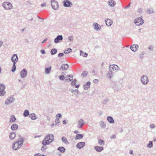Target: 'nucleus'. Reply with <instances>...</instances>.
<instances>
[{
    "instance_id": "obj_1",
    "label": "nucleus",
    "mask_w": 156,
    "mask_h": 156,
    "mask_svg": "<svg viewBox=\"0 0 156 156\" xmlns=\"http://www.w3.org/2000/svg\"><path fill=\"white\" fill-rule=\"evenodd\" d=\"M54 136L52 134H48L45 137L42 142L43 146H46L49 144L54 140Z\"/></svg>"
},
{
    "instance_id": "obj_2",
    "label": "nucleus",
    "mask_w": 156,
    "mask_h": 156,
    "mask_svg": "<svg viewBox=\"0 0 156 156\" xmlns=\"http://www.w3.org/2000/svg\"><path fill=\"white\" fill-rule=\"evenodd\" d=\"M23 141L21 140H19L17 142H16L13 145V149L16 150L20 148L23 144Z\"/></svg>"
},
{
    "instance_id": "obj_3",
    "label": "nucleus",
    "mask_w": 156,
    "mask_h": 156,
    "mask_svg": "<svg viewBox=\"0 0 156 156\" xmlns=\"http://www.w3.org/2000/svg\"><path fill=\"white\" fill-rule=\"evenodd\" d=\"M3 7L6 9L9 10L11 9L12 7V5L9 2H4L3 4Z\"/></svg>"
},
{
    "instance_id": "obj_4",
    "label": "nucleus",
    "mask_w": 156,
    "mask_h": 156,
    "mask_svg": "<svg viewBox=\"0 0 156 156\" xmlns=\"http://www.w3.org/2000/svg\"><path fill=\"white\" fill-rule=\"evenodd\" d=\"M144 21L140 17L138 18L135 20V23L137 26L142 25L144 23Z\"/></svg>"
},
{
    "instance_id": "obj_5",
    "label": "nucleus",
    "mask_w": 156,
    "mask_h": 156,
    "mask_svg": "<svg viewBox=\"0 0 156 156\" xmlns=\"http://www.w3.org/2000/svg\"><path fill=\"white\" fill-rule=\"evenodd\" d=\"M5 85L3 84L0 83V96H3L5 94Z\"/></svg>"
},
{
    "instance_id": "obj_6",
    "label": "nucleus",
    "mask_w": 156,
    "mask_h": 156,
    "mask_svg": "<svg viewBox=\"0 0 156 156\" xmlns=\"http://www.w3.org/2000/svg\"><path fill=\"white\" fill-rule=\"evenodd\" d=\"M51 3L52 7L53 9L56 10L58 8V4L56 1L53 0L51 1Z\"/></svg>"
},
{
    "instance_id": "obj_7",
    "label": "nucleus",
    "mask_w": 156,
    "mask_h": 156,
    "mask_svg": "<svg viewBox=\"0 0 156 156\" xmlns=\"http://www.w3.org/2000/svg\"><path fill=\"white\" fill-rule=\"evenodd\" d=\"M141 81L144 84H147L148 81V80L147 77L145 76H143L141 78Z\"/></svg>"
},
{
    "instance_id": "obj_8",
    "label": "nucleus",
    "mask_w": 156,
    "mask_h": 156,
    "mask_svg": "<svg viewBox=\"0 0 156 156\" xmlns=\"http://www.w3.org/2000/svg\"><path fill=\"white\" fill-rule=\"evenodd\" d=\"M110 69L111 71H115L118 70L119 69V67L116 65H110L109 66Z\"/></svg>"
},
{
    "instance_id": "obj_9",
    "label": "nucleus",
    "mask_w": 156,
    "mask_h": 156,
    "mask_svg": "<svg viewBox=\"0 0 156 156\" xmlns=\"http://www.w3.org/2000/svg\"><path fill=\"white\" fill-rule=\"evenodd\" d=\"M11 60L13 63L16 64L18 61V58L17 55L14 54L12 56Z\"/></svg>"
},
{
    "instance_id": "obj_10",
    "label": "nucleus",
    "mask_w": 156,
    "mask_h": 156,
    "mask_svg": "<svg viewBox=\"0 0 156 156\" xmlns=\"http://www.w3.org/2000/svg\"><path fill=\"white\" fill-rule=\"evenodd\" d=\"M138 48V46L136 44H133L130 47V49L133 51H136Z\"/></svg>"
},
{
    "instance_id": "obj_11",
    "label": "nucleus",
    "mask_w": 156,
    "mask_h": 156,
    "mask_svg": "<svg viewBox=\"0 0 156 156\" xmlns=\"http://www.w3.org/2000/svg\"><path fill=\"white\" fill-rule=\"evenodd\" d=\"M27 71L26 69H23L20 72V75L22 77L24 78L27 75Z\"/></svg>"
},
{
    "instance_id": "obj_12",
    "label": "nucleus",
    "mask_w": 156,
    "mask_h": 156,
    "mask_svg": "<svg viewBox=\"0 0 156 156\" xmlns=\"http://www.w3.org/2000/svg\"><path fill=\"white\" fill-rule=\"evenodd\" d=\"M62 35H59L57 36V37L55 39V43H58L59 41L62 40Z\"/></svg>"
},
{
    "instance_id": "obj_13",
    "label": "nucleus",
    "mask_w": 156,
    "mask_h": 156,
    "mask_svg": "<svg viewBox=\"0 0 156 156\" xmlns=\"http://www.w3.org/2000/svg\"><path fill=\"white\" fill-rule=\"evenodd\" d=\"M85 144L84 142H80L77 144L76 147L79 148H81L84 146Z\"/></svg>"
},
{
    "instance_id": "obj_14",
    "label": "nucleus",
    "mask_w": 156,
    "mask_h": 156,
    "mask_svg": "<svg viewBox=\"0 0 156 156\" xmlns=\"http://www.w3.org/2000/svg\"><path fill=\"white\" fill-rule=\"evenodd\" d=\"M84 124V122L82 119H80L78 122V127L79 128H80L83 126V125Z\"/></svg>"
},
{
    "instance_id": "obj_15",
    "label": "nucleus",
    "mask_w": 156,
    "mask_h": 156,
    "mask_svg": "<svg viewBox=\"0 0 156 156\" xmlns=\"http://www.w3.org/2000/svg\"><path fill=\"white\" fill-rule=\"evenodd\" d=\"M105 23L108 26H110L111 25L112 23V21L109 19H107L105 20Z\"/></svg>"
},
{
    "instance_id": "obj_16",
    "label": "nucleus",
    "mask_w": 156,
    "mask_h": 156,
    "mask_svg": "<svg viewBox=\"0 0 156 156\" xmlns=\"http://www.w3.org/2000/svg\"><path fill=\"white\" fill-rule=\"evenodd\" d=\"M69 66L67 64H63L61 67V69L62 70H66L69 68Z\"/></svg>"
},
{
    "instance_id": "obj_17",
    "label": "nucleus",
    "mask_w": 156,
    "mask_h": 156,
    "mask_svg": "<svg viewBox=\"0 0 156 156\" xmlns=\"http://www.w3.org/2000/svg\"><path fill=\"white\" fill-rule=\"evenodd\" d=\"M95 150L98 152H100L103 149V147H102L95 146L94 147Z\"/></svg>"
},
{
    "instance_id": "obj_18",
    "label": "nucleus",
    "mask_w": 156,
    "mask_h": 156,
    "mask_svg": "<svg viewBox=\"0 0 156 156\" xmlns=\"http://www.w3.org/2000/svg\"><path fill=\"white\" fill-rule=\"evenodd\" d=\"M115 4V2L112 0H110L108 2L109 5L111 7L114 6Z\"/></svg>"
},
{
    "instance_id": "obj_19",
    "label": "nucleus",
    "mask_w": 156,
    "mask_h": 156,
    "mask_svg": "<svg viewBox=\"0 0 156 156\" xmlns=\"http://www.w3.org/2000/svg\"><path fill=\"white\" fill-rule=\"evenodd\" d=\"M90 83L89 81L86 84L84 85V88L85 89H87L90 87Z\"/></svg>"
},
{
    "instance_id": "obj_20",
    "label": "nucleus",
    "mask_w": 156,
    "mask_h": 156,
    "mask_svg": "<svg viewBox=\"0 0 156 156\" xmlns=\"http://www.w3.org/2000/svg\"><path fill=\"white\" fill-rule=\"evenodd\" d=\"M18 127V126L16 124H14L11 126V129L12 130H16Z\"/></svg>"
},
{
    "instance_id": "obj_21",
    "label": "nucleus",
    "mask_w": 156,
    "mask_h": 156,
    "mask_svg": "<svg viewBox=\"0 0 156 156\" xmlns=\"http://www.w3.org/2000/svg\"><path fill=\"white\" fill-rule=\"evenodd\" d=\"M16 134L14 132H11L9 135V138L11 139H13L16 137Z\"/></svg>"
},
{
    "instance_id": "obj_22",
    "label": "nucleus",
    "mask_w": 156,
    "mask_h": 156,
    "mask_svg": "<svg viewBox=\"0 0 156 156\" xmlns=\"http://www.w3.org/2000/svg\"><path fill=\"white\" fill-rule=\"evenodd\" d=\"M71 4V3L70 1L66 0L64 2V5L65 7H68Z\"/></svg>"
},
{
    "instance_id": "obj_23",
    "label": "nucleus",
    "mask_w": 156,
    "mask_h": 156,
    "mask_svg": "<svg viewBox=\"0 0 156 156\" xmlns=\"http://www.w3.org/2000/svg\"><path fill=\"white\" fill-rule=\"evenodd\" d=\"M16 119V118L15 117L14 115H12L11 118L9 119V122H13L15 121Z\"/></svg>"
},
{
    "instance_id": "obj_24",
    "label": "nucleus",
    "mask_w": 156,
    "mask_h": 156,
    "mask_svg": "<svg viewBox=\"0 0 156 156\" xmlns=\"http://www.w3.org/2000/svg\"><path fill=\"white\" fill-rule=\"evenodd\" d=\"M107 119L108 121L111 123H114V122L113 119L111 116L108 117Z\"/></svg>"
},
{
    "instance_id": "obj_25",
    "label": "nucleus",
    "mask_w": 156,
    "mask_h": 156,
    "mask_svg": "<svg viewBox=\"0 0 156 156\" xmlns=\"http://www.w3.org/2000/svg\"><path fill=\"white\" fill-rule=\"evenodd\" d=\"M29 117L33 120H34L36 119V117L35 114L34 113L30 114L29 115Z\"/></svg>"
},
{
    "instance_id": "obj_26",
    "label": "nucleus",
    "mask_w": 156,
    "mask_h": 156,
    "mask_svg": "<svg viewBox=\"0 0 156 156\" xmlns=\"http://www.w3.org/2000/svg\"><path fill=\"white\" fill-rule=\"evenodd\" d=\"M62 141L66 144H68L69 143L67 139L65 137H62Z\"/></svg>"
},
{
    "instance_id": "obj_27",
    "label": "nucleus",
    "mask_w": 156,
    "mask_h": 156,
    "mask_svg": "<svg viewBox=\"0 0 156 156\" xmlns=\"http://www.w3.org/2000/svg\"><path fill=\"white\" fill-rule=\"evenodd\" d=\"M83 136L81 134H77L76 137L75 138L76 140H77L78 139H80L83 138Z\"/></svg>"
},
{
    "instance_id": "obj_28",
    "label": "nucleus",
    "mask_w": 156,
    "mask_h": 156,
    "mask_svg": "<svg viewBox=\"0 0 156 156\" xmlns=\"http://www.w3.org/2000/svg\"><path fill=\"white\" fill-rule=\"evenodd\" d=\"M94 28L96 30H98L100 28V26L97 23H95L94 24Z\"/></svg>"
},
{
    "instance_id": "obj_29",
    "label": "nucleus",
    "mask_w": 156,
    "mask_h": 156,
    "mask_svg": "<svg viewBox=\"0 0 156 156\" xmlns=\"http://www.w3.org/2000/svg\"><path fill=\"white\" fill-rule=\"evenodd\" d=\"M29 115V112L28 110H25L23 113V116L24 117H27Z\"/></svg>"
},
{
    "instance_id": "obj_30",
    "label": "nucleus",
    "mask_w": 156,
    "mask_h": 156,
    "mask_svg": "<svg viewBox=\"0 0 156 156\" xmlns=\"http://www.w3.org/2000/svg\"><path fill=\"white\" fill-rule=\"evenodd\" d=\"M57 52V50L56 49H53L51 50V54L52 55H54Z\"/></svg>"
},
{
    "instance_id": "obj_31",
    "label": "nucleus",
    "mask_w": 156,
    "mask_h": 156,
    "mask_svg": "<svg viewBox=\"0 0 156 156\" xmlns=\"http://www.w3.org/2000/svg\"><path fill=\"white\" fill-rule=\"evenodd\" d=\"M80 55L84 57H87V54L86 53H84L82 51H80Z\"/></svg>"
},
{
    "instance_id": "obj_32",
    "label": "nucleus",
    "mask_w": 156,
    "mask_h": 156,
    "mask_svg": "<svg viewBox=\"0 0 156 156\" xmlns=\"http://www.w3.org/2000/svg\"><path fill=\"white\" fill-rule=\"evenodd\" d=\"M58 150L62 152H65V148L63 147H60L58 148Z\"/></svg>"
},
{
    "instance_id": "obj_33",
    "label": "nucleus",
    "mask_w": 156,
    "mask_h": 156,
    "mask_svg": "<svg viewBox=\"0 0 156 156\" xmlns=\"http://www.w3.org/2000/svg\"><path fill=\"white\" fill-rule=\"evenodd\" d=\"M51 67H50L49 68H46L45 69V73L47 74H48V73H50V72L51 71Z\"/></svg>"
},
{
    "instance_id": "obj_34",
    "label": "nucleus",
    "mask_w": 156,
    "mask_h": 156,
    "mask_svg": "<svg viewBox=\"0 0 156 156\" xmlns=\"http://www.w3.org/2000/svg\"><path fill=\"white\" fill-rule=\"evenodd\" d=\"M72 51V49L71 48H68L66 50L64 51V53L67 54L69 53Z\"/></svg>"
},
{
    "instance_id": "obj_35",
    "label": "nucleus",
    "mask_w": 156,
    "mask_h": 156,
    "mask_svg": "<svg viewBox=\"0 0 156 156\" xmlns=\"http://www.w3.org/2000/svg\"><path fill=\"white\" fill-rule=\"evenodd\" d=\"M98 143L100 145H103L104 144V142L102 140L100 139L98 141Z\"/></svg>"
},
{
    "instance_id": "obj_36",
    "label": "nucleus",
    "mask_w": 156,
    "mask_h": 156,
    "mask_svg": "<svg viewBox=\"0 0 156 156\" xmlns=\"http://www.w3.org/2000/svg\"><path fill=\"white\" fill-rule=\"evenodd\" d=\"M16 64L13 63V66L12 68V72H14L16 69V66L15 65Z\"/></svg>"
},
{
    "instance_id": "obj_37",
    "label": "nucleus",
    "mask_w": 156,
    "mask_h": 156,
    "mask_svg": "<svg viewBox=\"0 0 156 156\" xmlns=\"http://www.w3.org/2000/svg\"><path fill=\"white\" fill-rule=\"evenodd\" d=\"M77 82V80L76 79L74 80L73 81L71 82V84L72 86H75L76 85V83Z\"/></svg>"
},
{
    "instance_id": "obj_38",
    "label": "nucleus",
    "mask_w": 156,
    "mask_h": 156,
    "mask_svg": "<svg viewBox=\"0 0 156 156\" xmlns=\"http://www.w3.org/2000/svg\"><path fill=\"white\" fill-rule=\"evenodd\" d=\"M47 148V147L46 146H44L41 147V150L42 151H44L46 150Z\"/></svg>"
},
{
    "instance_id": "obj_39",
    "label": "nucleus",
    "mask_w": 156,
    "mask_h": 156,
    "mask_svg": "<svg viewBox=\"0 0 156 156\" xmlns=\"http://www.w3.org/2000/svg\"><path fill=\"white\" fill-rule=\"evenodd\" d=\"M65 76L64 75H62L59 76V78L60 80H63L65 78Z\"/></svg>"
},
{
    "instance_id": "obj_40",
    "label": "nucleus",
    "mask_w": 156,
    "mask_h": 156,
    "mask_svg": "<svg viewBox=\"0 0 156 156\" xmlns=\"http://www.w3.org/2000/svg\"><path fill=\"white\" fill-rule=\"evenodd\" d=\"M12 102V101H11L10 99H7L5 103L6 104H8L11 103Z\"/></svg>"
},
{
    "instance_id": "obj_41",
    "label": "nucleus",
    "mask_w": 156,
    "mask_h": 156,
    "mask_svg": "<svg viewBox=\"0 0 156 156\" xmlns=\"http://www.w3.org/2000/svg\"><path fill=\"white\" fill-rule=\"evenodd\" d=\"M152 143L151 141H150L149 144H148L147 146L149 147H152Z\"/></svg>"
},
{
    "instance_id": "obj_42",
    "label": "nucleus",
    "mask_w": 156,
    "mask_h": 156,
    "mask_svg": "<svg viewBox=\"0 0 156 156\" xmlns=\"http://www.w3.org/2000/svg\"><path fill=\"white\" fill-rule=\"evenodd\" d=\"M154 48V46L152 45H150L149 47V49L150 51H152Z\"/></svg>"
},
{
    "instance_id": "obj_43",
    "label": "nucleus",
    "mask_w": 156,
    "mask_h": 156,
    "mask_svg": "<svg viewBox=\"0 0 156 156\" xmlns=\"http://www.w3.org/2000/svg\"><path fill=\"white\" fill-rule=\"evenodd\" d=\"M34 156H45L44 155H42L41 154L39 153L35 154Z\"/></svg>"
},
{
    "instance_id": "obj_44",
    "label": "nucleus",
    "mask_w": 156,
    "mask_h": 156,
    "mask_svg": "<svg viewBox=\"0 0 156 156\" xmlns=\"http://www.w3.org/2000/svg\"><path fill=\"white\" fill-rule=\"evenodd\" d=\"M87 72H83V73L82 74V75L83 76H87Z\"/></svg>"
},
{
    "instance_id": "obj_45",
    "label": "nucleus",
    "mask_w": 156,
    "mask_h": 156,
    "mask_svg": "<svg viewBox=\"0 0 156 156\" xmlns=\"http://www.w3.org/2000/svg\"><path fill=\"white\" fill-rule=\"evenodd\" d=\"M64 55V54L63 53H60L58 54V57H61L62 56Z\"/></svg>"
},
{
    "instance_id": "obj_46",
    "label": "nucleus",
    "mask_w": 156,
    "mask_h": 156,
    "mask_svg": "<svg viewBox=\"0 0 156 156\" xmlns=\"http://www.w3.org/2000/svg\"><path fill=\"white\" fill-rule=\"evenodd\" d=\"M93 82L95 83H97L98 82V80L97 79L93 80Z\"/></svg>"
},
{
    "instance_id": "obj_47",
    "label": "nucleus",
    "mask_w": 156,
    "mask_h": 156,
    "mask_svg": "<svg viewBox=\"0 0 156 156\" xmlns=\"http://www.w3.org/2000/svg\"><path fill=\"white\" fill-rule=\"evenodd\" d=\"M155 125L154 124H152L150 125V127L151 128H154L155 127Z\"/></svg>"
},
{
    "instance_id": "obj_48",
    "label": "nucleus",
    "mask_w": 156,
    "mask_h": 156,
    "mask_svg": "<svg viewBox=\"0 0 156 156\" xmlns=\"http://www.w3.org/2000/svg\"><path fill=\"white\" fill-rule=\"evenodd\" d=\"M41 52L43 54H44L45 53V51L44 50H42L41 51Z\"/></svg>"
},
{
    "instance_id": "obj_49",
    "label": "nucleus",
    "mask_w": 156,
    "mask_h": 156,
    "mask_svg": "<svg viewBox=\"0 0 156 156\" xmlns=\"http://www.w3.org/2000/svg\"><path fill=\"white\" fill-rule=\"evenodd\" d=\"M56 116L58 118H60L61 116V115L60 114H58L56 115Z\"/></svg>"
},
{
    "instance_id": "obj_50",
    "label": "nucleus",
    "mask_w": 156,
    "mask_h": 156,
    "mask_svg": "<svg viewBox=\"0 0 156 156\" xmlns=\"http://www.w3.org/2000/svg\"><path fill=\"white\" fill-rule=\"evenodd\" d=\"M46 6V5L45 3H43L41 4V6L42 7H45Z\"/></svg>"
},
{
    "instance_id": "obj_51",
    "label": "nucleus",
    "mask_w": 156,
    "mask_h": 156,
    "mask_svg": "<svg viewBox=\"0 0 156 156\" xmlns=\"http://www.w3.org/2000/svg\"><path fill=\"white\" fill-rule=\"evenodd\" d=\"M55 121H56L57 122H58V123H59V118H57V119H56Z\"/></svg>"
},
{
    "instance_id": "obj_52",
    "label": "nucleus",
    "mask_w": 156,
    "mask_h": 156,
    "mask_svg": "<svg viewBox=\"0 0 156 156\" xmlns=\"http://www.w3.org/2000/svg\"><path fill=\"white\" fill-rule=\"evenodd\" d=\"M47 40V39H45L42 42V43H44Z\"/></svg>"
},
{
    "instance_id": "obj_53",
    "label": "nucleus",
    "mask_w": 156,
    "mask_h": 156,
    "mask_svg": "<svg viewBox=\"0 0 156 156\" xmlns=\"http://www.w3.org/2000/svg\"><path fill=\"white\" fill-rule=\"evenodd\" d=\"M129 153L130 154H132L133 153V151L132 150L130 151Z\"/></svg>"
},
{
    "instance_id": "obj_54",
    "label": "nucleus",
    "mask_w": 156,
    "mask_h": 156,
    "mask_svg": "<svg viewBox=\"0 0 156 156\" xmlns=\"http://www.w3.org/2000/svg\"><path fill=\"white\" fill-rule=\"evenodd\" d=\"M66 123V121L65 120H64L63 121V123L64 124H65Z\"/></svg>"
},
{
    "instance_id": "obj_55",
    "label": "nucleus",
    "mask_w": 156,
    "mask_h": 156,
    "mask_svg": "<svg viewBox=\"0 0 156 156\" xmlns=\"http://www.w3.org/2000/svg\"><path fill=\"white\" fill-rule=\"evenodd\" d=\"M66 80H69V81H71L72 80H71V79H70V78H69V79H66Z\"/></svg>"
},
{
    "instance_id": "obj_56",
    "label": "nucleus",
    "mask_w": 156,
    "mask_h": 156,
    "mask_svg": "<svg viewBox=\"0 0 156 156\" xmlns=\"http://www.w3.org/2000/svg\"><path fill=\"white\" fill-rule=\"evenodd\" d=\"M2 44V43L1 42H0V46H1Z\"/></svg>"
},
{
    "instance_id": "obj_57",
    "label": "nucleus",
    "mask_w": 156,
    "mask_h": 156,
    "mask_svg": "<svg viewBox=\"0 0 156 156\" xmlns=\"http://www.w3.org/2000/svg\"><path fill=\"white\" fill-rule=\"evenodd\" d=\"M79 87V85H76L75 86V87L76 88H78Z\"/></svg>"
},
{
    "instance_id": "obj_58",
    "label": "nucleus",
    "mask_w": 156,
    "mask_h": 156,
    "mask_svg": "<svg viewBox=\"0 0 156 156\" xmlns=\"http://www.w3.org/2000/svg\"><path fill=\"white\" fill-rule=\"evenodd\" d=\"M130 3H129L128 5H127V7H129L130 6Z\"/></svg>"
},
{
    "instance_id": "obj_59",
    "label": "nucleus",
    "mask_w": 156,
    "mask_h": 156,
    "mask_svg": "<svg viewBox=\"0 0 156 156\" xmlns=\"http://www.w3.org/2000/svg\"><path fill=\"white\" fill-rule=\"evenodd\" d=\"M1 68H0V73L1 72Z\"/></svg>"
},
{
    "instance_id": "obj_60",
    "label": "nucleus",
    "mask_w": 156,
    "mask_h": 156,
    "mask_svg": "<svg viewBox=\"0 0 156 156\" xmlns=\"http://www.w3.org/2000/svg\"><path fill=\"white\" fill-rule=\"evenodd\" d=\"M77 132L75 131V133H77Z\"/></svg>"
},
{
    "instance_id": "obj_61",
    "label": "nucleus",
    "mask_w": 156,
    "mask_h": 156,
    "mask_svg": "<svg viewBox=\"0 0 156 156\" xmlns=\"http://www.w3.org/2000/svg\"><path fill=\"white\" fill-rule=\"evenodd\" d=\"M68 77H71V76H68Z\"/></svg>"
}]
</instances>
